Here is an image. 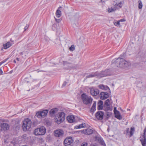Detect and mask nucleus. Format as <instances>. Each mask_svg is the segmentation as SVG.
<instances>
[{
  "mask_svg": "<svg viewBox=\"0 0 146 146\" xmlns=\"http://www.w3.org/2000/svg\"><path fill=\"white\" fill-rule=\"evenodd\" d=\"M104 112L102 111H99L95 114V117L98 120H102L103 118Z\"/></svg>",
  "mask_w": 146,
  "mask_h": 146,
  "instance_id": "10",
  "label": "nucleus"
},
{
  "mask_svg": "<svg viewBox=\"0 0 146 146\" xmlns=\"http://www.w3.org/2000/svg\"><path fill=\"white\" fill-rule=\"evenodd\" d=\"M96 102H94V103L93 104V105L92 106V107H94V108H96Z\"/></svg>",
  "mask_w": 146,
  "mask_h": 146,
  "instance_id": "39",
  "label": "nucleus"
},
{
  "mask_svg": "<svg viewBox=\"0 0 146 146\" xmlns=\"http://www.w3.org/2000/svg\"><path fill=\"white\" fill-rule=\"evenodd\" d=\"M54 135L57 137H62L64 134V132L62 129H58L54 131Z\"/></svg>",
  "mask_w": 146,
  "mask_h": 146,
  "instance_id": "9",
  "label": "nucleus"
},
{
  "mask_svg": "<svg viewBox=\"0 0 146 146\" xmlns=\"http://www.w3.org/2000/svg\"><path fill=\"white\" fill-rule=\"evenodd\" d=\"M119 22L120 21H119L115 22L114 23V25L116 26H119L120 25Z\"/></svg>",
  "mask_w": 146,
  "mask_h": 146,
  "instance_id": "36",
  "label": "nucleus"
},
{
  "mask_svg": "<svg viewBox=\"0 0 146 146\" xmlns=\"http://www.w3.org/2000/svg\"><path fill=\"white\" fill-rule=\"evenodd\" d=\"M24 52H21L20 53V54L21 55H23L24 54Z\"/></svg>",
  "mask_w": 146,
  "mask_h": 146,
  "instance_id": "47",
  "label": "nucleus"
},
{
  "mask_svg": "<svg viewBox=\"0 0 146 146\" xmlns=\"http://www.w3.org/2000/svg\"><path fill=\"white\" fill-rule=\"evenodd\" d=\"M91 94L93 96H96L99 93V90L96 88L91 87L90 88Z\"/></svg>",
  "mask_w": 146,
  "mask_h": 146,
  "instance_id": "8",
  "label": "nucleus"
},
{
  "mask_svg": "<svg viewBox=\"0 0 146 146\" xmlns=\"http://www.w3.org/2000/svg\"><path fill=\"white\" fill-rule=\"evenodd\" d=\"M42 71H38V72H42Z\"/></svg>",
  "mask_w": 146,
  "mask_h": 146,
  "instance_id": "51",
  "label": "nucleus"
},
{
  "mask_svg": "<svg viewBox=\"0 0 146 146\" xmlns=\"http://www.w3.org/2000/svg\"><path fill=\"white\" fill-rule=\"evenodd\" d=\"M11 41H12V40H11Z\"/></svg>",
  "mask_w": 146,
  "mask_h": 146,
  "instance_id": "52",
  "label": "nucleus"
},
{
  "mask_svg": "<svg viewBox=\"0 0 146 146\" xmlns=\"http://www.w3.org/2000/svg\"><path fill=\"white\" fill-rule=\"evenodd\" d=\"M41 115H42L41 111H38L36 113V116L38 118H42V116Z\"/></svg>",
  "mask_w": 146,
  "mask_h": 146,
  "instance_id": "29",
  "label": "nucleus"
},
{
  "mask_svg": "<svg viewBox=\"0 0 146 146\" xmlns=\"http://www.w3.org/2000/svg\"><path fill=\"white\" fill-rule=\"evenodd\" d=\"M81 98L83 103L85 105L91 104L92 102L93 99L85 93H84L82 94Z\"/></svg>",
  "mask_w": 146,
  "mask_h": 146,
  "instance_id": "2",
  "label": "nucleus"
},
{
  "mask_svg": "<svg viewBox=\"0 0 146 146\" xmlns=\"http://www.w3.org/2000/svg\"><path fill=\"white\" fill-rule=\"evenodd\" d=\"M41 112L42 117H44L47 115L48 112V110H45L41 111Z\"/></svg>",
  "mask_w": 146,
  "mask_h": 146,
  "instance_id": "24",
  "label": "nucleus"
},
{
  "mask_svg": "<svg viewBox=\"0 0 146 146\" xmlns=\"http://www.w3.org/2000/svg\"><path fill=\"white\" fill-rule=\"evenodd\" d=\"M119 21L120 22H124V21H125V19H121Z\"/></svg>",
  "mask_w": 146,
  "mask_h": 146,
  "instance_id": "42",
  "label": "nucleus"
},
{
  "mask_svg": "<svg viewBox=\"0 0 146 146\" xmlns=\"http://www.w3.org/2000/svg\"><path fill=\"white\" fill-rule=\"evenodd\" d=\"M58 111V109L57 108H55L50 110L49 112L50 114L53 115H55L57 113Z\"/></svg>",
  "mask_w": 146,
  "mask_h": 146,
  "instance_id": "20",
  "label": "nucleus"
},
{
  "mask_svg": "<svg viewBox=\"0 0 146 146\" xmlns=\"http://www.w3.org/2000/svg\"><path fill=\"white\" fill-rule=\"evenodd\" d=\"M66 84L67 82L66 81H64L62 85V87H63L65 86L66 85Z\"/></svg>",
  "mask_w": 146,
  "mask_h": 146,
  "instance_id": "40",
  "label": "nucleus"
},
{
  "mask_svg": "<svg viewBox=\"0 0 146 146\" xmlns=\"http://www.w3.org/2000/svg\"><path fill=\"white\" fill-rule=\"evenodd\" d=\"M107 131H108V132H109V128H108V129H107Z\"/></svg>",
  "mask_w": 146,
  "mask_h": 146,
  "instance_id": "50",
  "label": "nucleus"
},
{
  "mask_svg": "<svg viewBox=\"0 0 146 146\" xmlns=\"http://www.w3.org/2000/svg\"><path fill=\"white\" fill-rule=\"evenodd\" d=\"M13 62L15 63H16V61L15 60H13Z\"/></svg>",
  "mask_w": 146,
  "mask_h": 146,
  "instance_id": "49",
  "label": "nucleus"
},
{
  "mask_svg": "<svg viewBox=\"0 0 146 146\" xmlns=\"http://www.w3.org/2000/svg\"><path fill=\"white\" fill-rule=\"evenodd\" d=\"M68 121L70 123H72L75 121V117L73 115H69L66 118Z\"/></svg>",
  "mask_w": 146,
  "mask_h": 146,
  "instance_id": "12",
  "label": "nucleus"
},
{
  "mask_svg": "<svg viewBox=\"0 0 146 146\" xmlns=\"http://www.w3.org/2000/svg\"><path fill=\"white\" fill-rule=\"evenodd\" d=\"M122 3L121 2H120L119 3H116L114 6V8L115 9V10L116 9H119L121 7Z\"/></svg>",
  "mask_w": 146,
  "mask_h": 146,
  "instance_id": "25",
  "label": "nucleus"
},
{
  "mask_svg": "<svg viewBox=\"0 0 146 146\" xmlns=\"http://www.w3.org/2000/svg\"><path fill=\"white\" fill-rule=\"evenodd\" d=\"M73 139L72 137L66 138L64 141L65 146H72L73 145Z\"/></svg>",
  "mask_w": 146,
  "mask_h": 146,
  "instance_id": "7",
  "label": "nucleus"
},
{
  "mask_svg": "<svg viewBox=\"0 0 146 146\" xmlns=\"http://www.w3.org/2000/svg\"><path fill=\"white\" fill-rule=\"evenodd\" d=\"M82 133L86 135H90L93 133V131L91 129L88 128L86 129L83 130Z\"/></svg>",
  "mask_w": 146,
  "mask_h": 146,
  "instance_id": "15",
  "label": "nucleus"
},
{
  "mask_svg": "<svg viewBox=\"0 0 146 146\" xmlns=\"http://www.w3.org/2000/svg\"><path fill=\"white\" fill-rule=\"evenodd\" d=\"M65 115V113L63 112L59 113V115L56 116L54 118L55 122L58 124H60L64 121Z\"/></svg>",
  "mask_w": 146,
  "mask_h": 146,
  "instance_id": "4",
  "label": "nucleus"
},
{
  "mask_svg": "<svg viewBox=\"0 0 146 146\" xmlns=\"http://www.w3.org/2000/svg\"><path fill=\"white\" fill-rule=\"evenodd\" d=\"M113 111L115 115V117L119 120L122 119V117L121 116L119 112L117 110L116 107L114 108Z\"/></svg>",
  "mask_w": 146,
  "mask_h": 146,
  "instance_id": "11",
  "label": "nucleus"
},
{
  "mask_svg": "<svg viewBox=\"0 0 146 146\" xmlns=\"http://www.w3.org/2000/svg\"><path fill=\"white\" fill-rule=\"evenodd\" d=\"M87 143H86L85 144H83L81 145V146H87Z\"/></svg>",
  "mask_w": 146,
  "mask_h": 146,
  "instance_id": "45",
  "label": "nucleus"
},
{
  "mask_svg": "<svg viewBox=\"0 0 146 146\" xmlns=\"http://www.w3.org/2000/svg\"><path fill=\"white\" fill-rule=\"evenodd\" d=\"M111 114L110 113L108 112L106 114V118L108 119L110 117Z\"/></svg>",
  "mask_w": 146,
  "mask_h": 146,
  "instance_id": "38",
  "label": "nucleus"
},
{
  "mask_svg": "<svg viewBox=\"0 0 146 146\" xmlns=\"http://www.w3.org/2000/svg\"><path fill=\"white\" fill-rule=\"evenodd\" d=\"M98 110L103 109V102L102 101L100 100L98 103Z\"/></svg>",
  "mask_w": 146,
  "mask_h": 146,
  "instance_id": "17",
  "label": "nucleus"
},
{
  "mask_svg": "<svg viewBox=\"0 0 146 146\" xmlns=\"http://www.w3.org/2000/svg\"><path fill=\"white\" fill-rule=\"evenodd\" d=\"M28 25H27L24 28L25 31H26L28 27Z\"/></svg>",
  "mask_w": 146,
  "mask_h": 146,
  "instance_id": "41",
  "label": "nucleus"
},
{
  "mask_svg": "<svg viewBox=\"0 0 146 146\" xmlns=\"http://www.w3.org/2000/svg\"><path fill=\"white\" fill-rule=\"evenodd\" d=\"M125 56V53L120 55V57L117 58H115L112 61V64H115L117 67H127L131 65V63L129 61L125 60L123 58Z\"/></svg>",
  "mask_w": 146,
  "mask_h": 146,
  "instance_id": "1",
  "label": "nucleus"
},
{
  "mask_svg": "<svg viewBox=\"0 0 146 146\" xmlns=\"http://www.w3.org/2000/svg\"><path fill=\"white\" fill-rule=\"evenodd\" d=\"M85 126H86L85 123L83 124L82 123V124H80L78 126H75L74 128L76 129H80L82 128H84Z\"/></svg>",
  "mask_w": 146,
  "mask_h": 146,
  "instance_id": "28",
  "label": "nucleus"
},
{
  "mask_svg": "<svg viewBox=\"0 0 146 146\" xmlns=\"http://www.w3.org/2000/svg\"><path fill=\"white\" fill-rule=\"evenodd\" d=\"M115 10L113 9V8H109L108 9V12L109 13H111L113 12Z\"/></svg>",
  "mask_w": 146,
  "mask_h": 146,
  "instance_id": "31",
  "label": "nucleus"
},
{
  "mask_svg": "<svg viewBox=\"0 0 146 146\" xmlns=\"http://www.w3.org/2000/svg\"><path fill=\"white\" fill-rule=\"evenodd\" d=\"M143 139H141L142 146H146V137H143Z\"/></svg>",
  "mask_w": 146,
  "mask_h": 146,
  "instance_id": "27",
  "label": "nucleus"
},
{
  "mask_svg": "<svg viewBox=\"0 0 146 146\" xmlns=\"http://www.w3.org/2000/svg\"><path fill=\"white\" fill-rule=\"evenodd\" d=\"M64 62L65 63V64H70V63H68V62L67 61H65V62Z\"/></svg>",
  "mask_w": 146,
  "mask_h": 146,
  "instance_id": "46",
  "label": "nucleus"
},
{
  "mask_svg": "<svg viewBox=\"0 0 146 146\" xmlns=\"http://www.w3.org/2000/svg\"><path fill=\"white\" fill-rule=\"evenodd\" d=\"M8 59V58H6L5 60H4L3 61L0 62V66L3 63L6 62Z\"/></svg>",
  "mask_w": 146,
  "mask_h": 146,
  "instance_id": "35",
  "label": "nucleus"
},
{
  "mask_svg": "<svg viewBox=\"0 0 146 146\" xmlns=\"http://www.w3.org/2000/svg\"><path fill=\"white\" fill-rule=\"evenodd\" d=\"M1 131L3 130L5 131L9 129V126L7 123H1Z\"/></svg>",
  "mask_w": 146,
  "mask_h": 146,
  "instance_id": "14",
  "label": "nucleus"
},
{
  "mask_svg": "<svg viewBox=\"0 0 146 146\" xmlns=\"http://www.w3.org/2000/svg\"><path fill=\"white\" fill-rule=\"evenodd\" d=\"M46 131L45 128L44 126H42L35 129L34 133L36 135H43L45 133Z\"/></svg>",
  "mask_w": 146,
  "mask_h": 146,
  "instance_id": "5",
  "label": "nucleus"
},
{
  "mask_svg": "<svg viewBox=\"0 0 146 146\" xmlns=\"http://www.w3.org/2000/svg\"><path fill=\"white\" fill-rule=\"evenodd\" d=\"M103 110L106 111H107L109 110H111V108L110 105H104Z\"/></svg>",
  "mask_w": 146,
  "mask_h": 146,
  "instance_id": "22",
  "label": "nucleus"
},
{
  "mask_svg": "<svg viewBox=\"0 0 146 146\" xmlns=\"http://www.w3.org/2000/svg\"><path fill=\"white\" fill-rule=\"evenodd\" d=\"M96 110V108L92 107L90 109V111L91 112H94Z\"/></svg>",
  "mask_w": 146,
  "mask_h": 146,
  "instance_id": "34",
  "label": "nucleus"
},
{
  "mask_svg": "<svg viewBox=\"0 0 146 146\" xmlns=\"http://www.w3.org/2000/svg\"><path fill=\"white\" fill-rule=\"evenodd\" d=\"M31 121L29 119L27 118L25 119L22 125L23 131H26L29 130L31 127Z\"/></svg>",
  "mask_w": 146,
  "mask_h": 146,
  "instance_id": "3",
  "label": "nucleus"
},
{
  "mask_svg": "<svg viewBox=\"0 0 146 146\" xmlns=\"http://www.w3.org/2000/svg\"><path fill=\"white\" fill-rule=\"evenodd\" d=\"M108 97L109 94L107 92H101L100 94V98L102 100H105Z\"/></svg>",
  "mask_w": 146,
  "mask_h": 146,
  "instance_id": "13",
  "label": "nucleus"
},
{
  "mask_svg": "<svg viewBox=\"0 0 146 146\" xmlns=\"http://www.w3.org/2000/svg\"><path fill=\"white\" fill-rule=\"evenodd\" d=\"M11 45V43L10 42H8L6 44H3V46L4 49H7L10 47Z\"/></svg>",
  "mask_w": 146,
  "mask_h": 146,
  "instance_id": "23",
  "label": "nucleus"
},
{
  "mask_svg": "<svg viewBox=\"0 0 146 146\" xmlns=\"http://www.w3.org/2000/svg\"><path fill=\"white\" fill-rule=\"evenodd\" d=\"M97 71L95 72H93L91 73H90L86 76V78H90L94 77H97Z\"/></svg>",
  "mask_w": 146,
  "mask_h": 146,
  "instance_id": "18",
  "label": "nucleus"
},
{
  "mask_svg": "<svg viewBox=\"0 0 146 146\" xmlns=\"http://www.w3.org/2000/svg\"><path fill=\"white\" fill-rule=\"evenodd\" d=\"M95 139L98 141L99 143L102 145L104 146L105 145V143L103 139L100 137H95Z\"/></svg>",
  "mask_w": 146,
  "mask_h": 146,
  "instance_id": "16",
  "label": "nucleus"
},
{
  "mask_svg": "<svg viewBox=\"0 0 146 146\" xmlns=\"http://www.w3.org/2000/svg\"><path fill=\"white\" fill-rule=\"evenodd\" d=\"M3 72L1 68H0V75L3 74Z\"/></svg>",
  "mask_w": 146,
  "mask_h": 146,
  "instance_id": "43",
  "label": "nucleus"
},
{
  "mask_svg": "<svg viewBox=\"0 0 146 146\" xmlns=\"http://www.w3.org/2000/svg\"><path fill=\"white\" fill-rule=\"evenodd\" d=\"M135 131V129L134 127H131L130 128V130L129 132L130 135L129 137H131L133 135Z\"/></svg>",
  "mask_w": 146,
  "mask_h": 146,
  "instance_id": "26",
  "label": "nucleus"
},
{
  "mask_svg": "<svg viewBox=\"0 0 146 146\" xmlns=\"http://www.w3.org/2000/svg\"><path fill=\"white\" fill-rule=\"evenodd\" d=\"M75 49V48L74 45H72L69 48V50L71 51H73Z\"/></svg>",
  "mask_w": 146,
  "mask_h": 146,
  "instance_id": "32",
  "label": "nucleus"
},
{
  "mask_svg": "<svg viewBox=\"0 0 146 146\" xmlns=\"http://www.w3.org/2000/svg\"><path fill=\"white\" fill-rule=\"evenodd\" d=\"M109 71V69H107L104 71L100 72L97 71V77L102 78L110 76V74Z\"/></svg>",
  "mask_w": 146,
  "mask_h": 146,
  "instance_id": "6",
  "label": "nucleus"
},
{
  "mask_svg": "<svg viewBox=\"0 0 146 146\" xmlns=\"http://www.w3.org/2000/svg\"><path fill=\"white\" fill-rule=\"evenodd\" d=\"M54 18H55V21H56V22L57 23H60L61 20L60 19H57L55 17H54Z\"/></svg>",
  "mask_w": 146,
  "mask_h": 146,
  "instance_id": "37",
  "label": "nucleus"
},
{
  "mask_svg": "<svg viewBox=\"0 0 146 146\" xmlns=\"http://www.w3.org/2000/svg\"><path fill=\"white\" fill-rule=\"evenodd\" d=\"M18 61H19L20 60V59L19 58H17L16 59Z\"/></svg>",
  "mask_w": 146,
  "mask_h": 146,
  "instance_id": "48",
  "label": "nucleus"
},
{
  "mask_svg": "<svg viewBox=\"0 0 146 146\" xmlns=\"http://www.w3.org/2000/svg\"><path fill=\"white\" fill-rule=\"evenodd\" d=\"M61 8V7H59L56 11V15L57 17L58 18L60 17L61 15V11L60 10V9Z\"/></svg>",
  "mask_w": 146,
  "mask_h": 146,
  "instance_id": "21",
  "label": "nucleus"
},
{
  "mask_svg": "<svg viewBox=\"0 0 146 146\" xmlns=\"http://www.w3.org/2000/svg\"><path fill=\"white\" fill-rule=\"evenodd\" d=\"M110 101L109 99H107L105 102L104 105H110Z\"/></svg>",
  "mask_w": 146,
  "mask_h": 146,
  "instance_id": "33",
  "label": "nucleus"
},
{
  "mask_svg": "<svg viewBox=\"0 0 146 146\" xmlns=\"http://www.w3.org/2000/svg\"><path fill=\"white\" fill-rule=\"evenodd\" d=\"M138 3H139L138 8L140 9H142L143 6L142 2L141 1L139 0L138 1Z\"/></svg>",
  "mask_w": 146,
  "mask_h": 146,
  "instance_id": "30",
  "label": "nucleus"
},
{
  "mask_svg": "<svg viewBox=\"0 0 146 146\" xmlns=\"http://www.w3.org/2000/svg\"><path fill=\"white\" fill-rule=\"evenodd\" d=\"M129 128H127V130L126 131V132L127 133H129Z\"/></svg>",
  "mask_w": 146,
  "mask_h": 146,
  "instance_id": "44",
  "label": "nucleus"
},
{
  "mask_svg": "<svg viewBox=\"0 0 146 146\" xmlns=\"http://www.w3.org/2000/svg\"><path fill=\"white\" fill-rule=\"evenodd\" d=\"M11 41H12V40H11Z\"/></svg>",
  "mask_w": 146,
  "mask_h": 146,
  "instance_id": "53",
  "label": "nucleus"
},
{
  "mask_svg": "<svg viewBox=\"0 0 146 146\" xmlns=\"http://www.w3.org/2000/svg\"><path fill=\"white\" fill-rule=\"evenodd\" d=\"M98 87L101 89L107 90H110V88L109 87L107 86H104L103 84H100L98 86Z\"/></svg>",
  "mask_w": 146,
  "mask_h": 146,
  "instance_id": "19",
  "label": "nucleus"
}]
</instances>
